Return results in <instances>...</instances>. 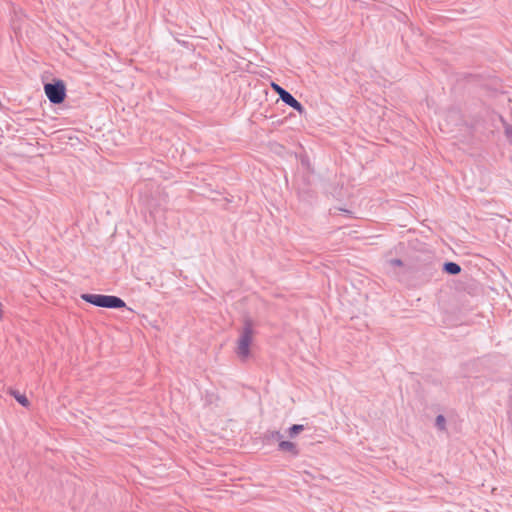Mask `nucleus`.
Instances as JSON below:
<instances>
[{"label": "nucleus", "instance_id": "f257e3e1", "mask_svg": "<svg viewBox=\"0 0 512 512\" xmlns=\"http://www.w3.org/2000/svg\"><path fill=\"white\" fill-rule=\"evenodd\" d=\"M81 298L84 301L97 307L116 309L126 306L125 302L121 298L112 295L83 294Z\"/></svg>", "mask_w": 512, "mask_h": 512}, {"label": "nucleus", "instance_id": "f03ea898", "mask_svg": "<svg viewBox=\"0 0 512 512\" xmlns=\"http://www.w3.org/2000/svg\"><path fill=\"white\" fill-rule=\"evenodd\" d=\"M253 338V329L251 323L249 321L245 322L244 328L240 334V337L237 341V349L236 353L241 358H247L249 356L250 344Z\"/></svg>", "mask_w": 512, "mask_h": 512}, {"label": "nucleus", "instance_id": "7ed1b4c3", "mask_svg": "<svg viewBox=\"0 0 512 512\" xmlns=\"http://www.w3.org/2000/svg\"><path fill=\"white\" fill-rule=\"evenodd\" d=\"M44 90L47 98L53 104H60L65 99L66 88L61 80L45 84Z\"/></svg>", "mask_w": 512, "mask_h": 512}, {"label": "nucleus", "instance_id": "20e7f679", "mask_svg": "<svg viewBox=\"0 0 512 512\" xmlns=\"http://www.w3.org/2000/svg\"><path fill=\"white\" fill-rule=\"evenodd\" d=\"M285 104L289 105L290 107L294 108L296 111H298L299 113H303L304 112V107L303 105L298 101L296 100L293 95L291 93H287V94H283V98L281 99Z\"/></svg>", "mask_w": 512, "mask_h": 512}, {"label": "nucleus", "instance_id": "39448f33", "mask_svg": "<svg viewBox=\"0 0 512 512\" xmlns=\"http://www.w3.org/2000/svg\"><path fill=\"white\" fill-rule=\"evenodd\" d=\"M278 447H279V450L285 451V452H289L292 455H297L298 454V449H297L296 445L293 442H290V441H280Z\"/></svg>", "mask_w": 512, "mask_h": 512}, {"label": "nucleus", "instance_id": "423d86ee", "mask_svg": "<svg viewBox=\"0 0 512 512\" xmlns=\"http://www.w3.org/2000/svg\"><path fill=\"white\" fill-rule=\"evenodd\" d=\"M443 270L450 275H456L460 273L461 267L455 262H446L443 266Z\"/></svg>", "mask_w": 512, "mask_h": 512}, {"label": "nucleus", "instance_id": "0eeeda50", "mask_svg": "<svg viewBox=\"0 0 512 512\" xmlns=\"http://www.w3.org/2000/svg\"><path fill=\"white\" fill-rule=\"evenodd\" d=\"M12 395L17 400V402L20 403L22 406H25V407L28 406L29 402L25 395L21 394L18 391H13Z\"/></svg>", "mask_w": 512, "mask_h": 512}, {"label": "nucleus", "instance_id": "6e6552de", "mask_svg": "<svg viewBox=\"0 0 512 512\" xmlns=\"http://www.w3.org/2000/svg\"><path fill=\"white\" fill-rule=\"evenodd\" d=\"M304 430V426L301 425V424H294L292 425L289 430H288V433H289V436L291 438L295 437L297 434H299L300 432H302Z\"/></svg>", "mask_w": 512, "mask_h": 512}, {"label": "nucleus", "instance_id": "1a4fd4ad", "mask_svg": "<svg viewBox=\"0 0 512 512\" xmlns=\"http://www.w3.org/2000/svg\"><path fill=\"white\" fill-rule=\"evenodd\" d=\"M435 425L436 427L441 430V431H444L446 429V419L443 415H438L436 417V420H435Z\"/></svg>", "mask_w": 512, "mask_h": 512}, {"label": "nucleus", "instance_id": "9d476101", "mask_svg": "<svg viewBox=\"0 0 512 512\" xmlns=\"http://www.w3.org/2000/svg\"><path fill=\"white\" fill-rule=\"evenodd\" d=\"M272 88L279 95L280 99L283 98V94H287L288 93V91H286L284 88H282L281 86H279L276 83H272Z\"/></svg>", "mask_w": 512, "mask_h": 512}, {"label": "nucleus", "instance_id": "9b49d317", "mask_svg": "<svg viewBox=\"0 0 512 512\" xmlns=\"http://www.w3.org/2000/svg\"><path fill=\"white\" fill-rule=\"evenodd\" d=\"M389 264L391 266H402L403 265V262L400 260V259H391L389 261Z\"/></svg>", "mask_w": 512, "mask_h": 512}, {"label": "nucleus", "instance_id": "f8f14e48", "mask_svg": "<svg viewBox=\"0 0 512 512\" xmlns=\"http://www.w3.org/2000/svg\"><path fill=\"white\" fill-rule=\"evenodd\" d=\"M273 438L277 439V440H280L282 438V435L280 432L276 431V432H273Z\"/></svg>", "mask_w": 512, "mask_h": 512}, {"label": "nucleus", "instance_id": "ddd939ff", "mask_svg": "<svg viewBox=\"0 0 512 512\" xmlns=\"http://www.w3.org/2000/svg\"><path fill=\"white\" fill-rule=\"evenodd\" d=\"M450 115L455 117V118H457V119L459 118L457 112H452Z\"/></svg>", "mask_w": 512, "mask_h": 512}]
</instances>
